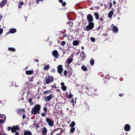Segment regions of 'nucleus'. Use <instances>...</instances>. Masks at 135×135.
I'll return each instance as SVG.
<instances>
[{"label":"nucleus","mask_w":135,"mask_h":135,"mask_svg":"<svg viewBox=\"0 0 135 135\" xmlns=\"http://www.w3.org/2000/svg\"><path fill=\"white\" fill-rule=\"evenodd\" d=\"M40 109V105L37 104L35 105L32 109L31 111V114L35 115L37 114H39Z\"/></svg>","instance_id":"1"},{"label":"nucleus","mask_w":135,"mask_h":135,"mask_svg":"<svg viewBox=\"0 0 135 135\" xmlns=\"http://www.w3.org/2000/svg\"><path fill=\"white\" fill-rule=\"evenodd\" d=\"M54 79L53 77L51 75H48V76H47L45 78L43 82L44 84V85L49 84L50 83L53 82Z\"/></svg>","instance_id":"2"},{"label":"nucleus","mask_w":135,"mask_h":135,"mask_svg":"<svg viewBox=\"0 0 135 135\" xmlns=\"http://www.w3.org/2000/svg\"><path fill=\"white\" fill-rule=\"evenodd\" d=\"M46 121L49 126L52 127L54 126V122L50 118H46Z\"/></svg>","instance_id":"3"},{"label":"nucleus","mask_w":135,"mask_h":135,"mask_svg":"<svg viewBox=\"0 0 135 135\" xmlns=\"http://www.w3.org/2000/svg\"><path fill=\"white\" fill-rule=\"evenodd\" d=\"M88 25L86 26V28H87V31L89 30H90L93 29L94 27V24L93 22H88Z\"/></svg>","instance_id":"4"},{"label":"nucleus","mask_w":135,"mask_h":135,"mask_svg":"<svg viewBox=\"0 0 135 135\" xmlns=\"http://www.w3.org/2000/svg\"><path fill=\"white\" fill-rule=\"evenodd\" d=\"M87 20L88 22H91L94 21L93 16L90 14L87 15Z\"/></svg>","instance_id":"5"},{"label":"nucleus","mask_w":135,"mask_h":135,"mask_svg":"<svg viewBox=\"0 0 135 135\" xmlns=\"http://www.w3.org/2000/svg\"><path fill=\"white\" fill-rule=\"evenodd\" d=\"M57 72L60 74H62L63 69L62 67V65H59L57 68Z\"/></svg>","instance_id":"6"},{"label":"nucleus","mask_w":135,"mask_h":135,"mask_svg":"<svg viewBox=\"0 0 135 135\" xmlns=\"http://www.w3.org/2000/svg\"><path fill=\"white\" fill-rule=\"evenodd\" d=\"M52 54L54 57L57 58L59 56L58 52L56 50H54L52 52Z\"/></svg>","instance_id":"7"},{"label":"nucleus","mask_w":135,"mask_h":135,"mask_svg":"<svg viewBox=\"0 0 135 135\" xmlns=\"http://www.w3.org/2000/svg\"><path fill=\"white\" fill-rule=\"evenodd\" d=\"M53 95L50 94V95L47 97H44L45 101L46 102H47L52 99L53 97Z\"/></svg>","instance_id":"8"},{"label":"nucleus","mask_w":135,"mask_h":135,"mask_svg":"<svg viewBox=\"0 0 135 135\" xmlns=\"http://www.w3.org/2000/svg\"><path fill=\"white\" fill-rule=\"evenodd\" d=\"M19 129V128L18 126H14L12 127V129L11 130V132L13 133L15 132L17 130H18Z\"/></svg>","instance_id":"9"},{"label":"nucleus","mask_w":135,"mask_h":135,"mask_svg":"<svg viewBox=\"0 0 135 135\" xmlns=\"http://www.w3.org/2000/svg\"><path fill=\"white\" fill-rule=\"evenodd\" d=\"M73 58L72 57L70 56L66 60V61L67 63L68 64L67 65V66L68 67H70L69 66V64L71 63L73 61Z\"/></svg>","instance_id":"10"},{"label":"nucleus","mask_w":135,"mask_h":135,"mask_svg":"<svg viewBox=\"0 0 135 135\" xmlns=\"http://www.w3.org/2000/svg\"><path fill=\"white\" fill-rule=\"evenodd\" d=\"M42 130L41 132L42 134L43 135H46L47 131L46 128L45 127H43Z\"/></svg>","instance_id":"11"},{"label":"nucleus","mask_w":135,"mask_h":135,"mask_svg":"<svg viewBox=\"0 0 135 135\" xmlns=\"http://www.w3.org/2000/svg\"><path fill=\"white\" fill-rule=\"evenodd\" d=\"M124 128L125 131H128L130 130L131 127L129 124H127L125 125Z\"/></svg>","instance_id":"12"},{"label":"nucleus","mask_w":135,"mask_h":135,"mask_svg":"<svg viewBox=\"0 0 135 135\" xmlns=\"http://www.w3.org/2000/svg\"><path fill=\"white\" fill-rule=\"evenodd\" d=\"M7 0H3L0 3V7L2 8L7 3Z\"/></svg>","instance_id":"13"},{"label":"nucleus","mask_w":135,"mask_h":135,"mask_svg":"<svg viewBox=\"0 0 135 135\" xmlns=\"http://www.w3.org/2000/svg\"><path fill=\"white\" fill-rule=\"evenodd\" d=\"M80 57L83 59V60H85V59L86 58V54L83 51H82L80 54Z\"/></svg>","instance_id":"14"},{"label":"nucleus","mask_w":135,"mask_h":135,"mask_svg":"<svg viewBox=\"0 0 135 135\" xmlns=\"http://www.w3.org/2000/svg\"><path fill=\"white\" fill-rule=\"evenodd\" d=\"M16 113H21L23 112H25V110L24 109H21L20 108H18L16 110Z\"/></svg>","instance_id":"15"},{"label":"nucleus","mask_w":135,"mask_h":135,"mask_svg":"<svg viewBox=\"0 0 135 135\" xmlns=\"http://www.w3.org/2000/svg\"><path fill=\"white\" fill-rule=\"evenodd\" d=\"M33 70H27L26 72V73L27 75H31L33 73Z\"/></svg>","instance_id":"16"},{"label":"nucleus","mask_w":135,"mask_h":135,"mask_svg":"<svg viewBox=\"0 0 135 135\" xmlns=\"http://www.w3.org/2000/svg\"><path fill=\"white\" fill-rule=\"evenodd\" d=\"M24 135H32V133L31 132L29 131H25L24 132Z\"/></svg>","instance_id":"17"},{"label":"nucleus","mask_w":135,"mask_h":135,"mask_svg":"<svg viewBox=\"0 0 135 135\" xmlns=\"http://www.w3.org/2000/svg\"><path fill=\"white\" fill-rule=\"evenodd\" d=\"M94 16L96 20H98L99 19V15L97 12H95L94 13Z\"/></svg>","instance_id":"18"},{"label":"nucleus","mask_w":135,"mask_h":135,"mask_svg":"<svg viewBox=\"0 0 135 135\" xmlns=\"http://www.w3.org/2000/svg\"><path fill=\"white\" fill-rule=\"evenodd\" d=\"M79 42L77 40H74L73 43V45L74 46H77L79 45Z\"/></svg>","instance_id":"19"},{"label":"nucleus","mask_w":135,"mask_h":135,"mask_svg":"<svg viewBox=\"0 0 135 135\" xmlns=\"http://www.w3.org/2000/svg\"><path fill=\"white\" fill-rule=\"evenodd\" d=\"M81 69L84 71H87L88 70V68L85 66L82 65L81 67Z\"/></svg>","instance_id":"20"},{"label":"nucleus","mask_w":135,"mask_h":135,"mask_svg":"<svg viewBox=\"0 0 135 135\" xmlns=\"http://www.w3.org/2000/svg\"><path fill=\"white\" fill-rule=\"evenodd\" d=\"M113 13L114 12L113 11H110L108 15V17L109 18L111 17L112 16Z\"/></svg>","instance_id":"21"},{"label":"nucleus","mask_w":135,"mask_h":135,"mask_svg":"<svg viewBox=\"0 0 135 135\" xmlns=\"http://www.w3.org/2000/svg\"><path fill=\"white\" fill-rule=\"evenodd\" d=\"M50 68V66L49 64H47L46 65H45L44 67V69L47 71L48 69Z\"/></svg>","instance_id":"22"},{"label":"nucleus","mask_w":135,"mask_h":135,"mask_svg":"<svg viewBox=\"0 0 135 135\" xmlns=\"http://www.w3.org/2000/svg\"><path fill=\"white\" fill-rule=\"evenodd\" d=\"M9 31L10 32V33H14L16 32V30L14 28H12Z\"/></svg>","instance_id":"23"},{"label":"nucleus","mask_w":135,"mask_h":135,"mask_svg":"<svg viewBox=\"0 0 135 135\" xmlns=\"http://www.w3.org/2000/svg\"><path fill=\"white\" fill-rule=\"evenodd\" d=\"M113 30L116 32H118V29L117 27H116L115 26H113Z\"/></svg>","instance_id":"24"},{"label":"nucleus","mask_w":135,"mask_h":135,"mask_svg":"<svg viewBox=\"0 0 135 135\" xmlns=\"http://www.w3.org/2000/svg\"><path fill=\"white\" fill-rule=\"evenodd\" d=\"M70 70L68 71V73H69V76H70L72 75V68L71 67H69Z\"/></svg>","instance_id":"25"},{"label":"nucleus","mask_w":135,"mask_h":135,"mask_svg":"<svg viewBox=\"0 0 135 135\" xmlns=\"http://www.w3.org/2000/svg\"><path fill=\"white\" fill-rule=\"evenodd\" d=\"M28 102L29 103H30V105H32L33 104V103H32V99L31 98H28Z\"/></svg>","instance_id":"26"},{"label":"nucleus","mask_w":135,"mask_h":135,"mask_svg":"<svg viewBox=\"0 0 135 135\" xmlns=\"http://www.w3.org/2000/svg\"><path fill=\"white\" fill-rule=\"evenodd\" d=\"M8 49L9 51L12 52H15L16 51L15 49L13 47H9L8 48Z\"/></svg>","instance_id":"27"},{"label":"nucleus","mask_w":135,"mask_h":135,"mask_svg":"<svg viewBox=\"0 0 135 135\" xmlns=\"http://www.w3.org/2000/svg\"><path fill=\"white\" fill-rule=\"evenodd\" d=\"M66 24L67 25H69V26H71L72 27L73 26V23L72 22L69 21Z\"/></svg>","instance_id":"28"},{"label":"nucleus","mask_w":135,"mask_h":135,"mask_svg":"<svg viewBox=\"0 0 135 135\" xmlns=\"http://www.w3.org/2000/svg\"><path fill=\"white\" fill-rule=\"evenodd\" d=\"M75 131V128L73 127H71V128L70 129V133H73Z\"/></svg>","instance_id":"29"},{"label":"nucleus","mask_w":135,"mask_h":135,"mask_svg":"<svg viewBox=\"0 0 135 135\" xmlns=\"http://www.w3.org/2000/svg\"><path fill=\"white\" fill-rule=\"evenodd\" d=\"M90 63L91 65H93L94 64V59H92L90 60Z\"/></svg>","instance_id":"30"},{"label":"nucleus","mask_w":135,"mask_h":135,"mask_svg":"<svg viewBox=\"0 0 135 135\" xmlns=\"http://www.w3.org/2000/svg\"><path fill=\"white\" fill-rule=\"evenodd\" d=\"M75 122L74 121H73L70 124V126L71 127H73L75 126Z\"/></svg>","instance_id":"31"},{"label":"nucleus","mask_w":135,"mask_h":135,"mask_svg":"<svg viewBox=\"0 0 135 135\" xmlns=\"http://www.w3.org/2000/svg\"><path fill=\"white\" fill-rule=\"evenodd\" d=\"M61 88L63 90L65 91L66 90L67 87L66 86L64 85L62 86H61Z\"/></svg>","instance_id":"32"},{"label":"nucleus","mask_w":135,"mask_h":135,"mask_svg":"<svg viewBox=\"0 0 135 135\" xmlns=\"http://www.w3.org/2000/svg\"><path fill=\"white\" fill-rule=\"evenodd\" d=\"M59 129L57 128L56 129L53 130V131L51 133L50 135H53L54 132H55L56 131H57V130H59Z\"/></svg>","instance_id":"33"},{"label":"nucleus","mask_w":135,"mask_h":135,"mask_svg":"<svg viewBox=\"0 0 135 135\" xmlns=\"http://www.w3.org/2000/svg\"><path fill=\"white\" fill-rule=\"evenodd\" d=\"M67 73H68L67 71L66 70H65L64 71V73H63L64 75L66 77L67 76Z\"/></svg>","instance_id":"34"},{"label":"nucleus","mask_w":135,"mask_h":135,"mask_svg":"<svg viewBox=\"0 0 135 135\" xmlns=\"http://www.w3.org/2000/svg\"><path fill=\"white\" fill-rule=\"evenodd\" d=\"M39 123H38L37 124H35V126L36 127V129H38L39 127Z\"/></svg>","instance_id":"35"},{"label":"nucleus","mask_w":135,"mask_h":135,"mask_svg":"<svg viewBox=\"0 0 135 135\" xmlns=\"http://www.w3.org/2000/svg\"><path fill=\"white\" fill-rule=\"evenodd\" d=\"M112 6V3L111 2H110L109 4V6L108 8L109 9H110L111 8Z\"/></svg>","instance_id":"36"},{"label":"nucleus","mask_w":135,"mask_h":135,"mask_svg":"<svg viewBox=\"0 0 135 135\" xmlns=\"http://www.w3.org/2000/svg\"><path fill=\"white\" fill-rule=\"evenodd\" d=\"M47 114V113H45V112L42 113L41 114L42 116V117L46 116Z\"/></svg>","instance_id":"37"},{"label":"nucleus","mask_w":135,"mask_h":135,"mask_svg":"<svg viewBox=\"0 0 135 135\" xmlns=\"http://www.w3.org/2000/svg\"><path fill=\"white\" fill-rule=\"evenodd\" d=\"M33 77L32 76L29 79V81L30 82H32L33 80Z\"/></svg>","instance_id":"38"},{"label":"nucleus","mask_w":135,"mask_h":135,"mask_svg":"<svg viewBox=\"0 0 135 135\" xmlns=\"http://www.w3.org/2000/svg\"><path fill=\"white\" fill-rule=\"evenodd\" d=\"M51 90H47L46 91H45L44 92V93L45 94H47L49 93V92H50Z\"/></svg>","instance_id":"39"},{"label":"nucleus","mask_w":135,"mask_h":135,"mask_svg":"<svg viewBox=\"0 0 135 135\" xmlns=\"http://www.w3.org/2000/svg\"><path fill=\"white\" fill-rule=\"evenodd\" d=\"M44 112L45 113H47V108L46 107H45L44 108Z\"/></svg>","instance_id":"40"},{"label":"nucleus","mask_w":135,"mask_h":135,"mask_svg":"<svg viewBox=\"0 0 135 135\" xmlns=\"http://www.w3.org/2000/svg\"><path fill=\"white\" fill-rule=\"evenodd\" d=\"M90 40L91 41L94 42L95 41V39L93 37H91L90 38Z\"/></svg>","instance_id":"41"},{"label":"nucleus","mask_w":135,"mask_h":135,"mask_svg":"<svg viewBox=\"0 0 135 135\" xmlns=\"http://www.w3.org/2000/svg\"><path fill=\"white\" fill-rule=\"evenodd\" d=\"M66 44L65 42V41H63L61 43V45L62 46H64V45Z\"/></svg>","instance_id":"42"},{"label":"nucleus","mask_w":135,"mask_h":135,"mask_svg":"<svg viewBox=\"0 0 135 135\" xmlns=\"http://www.w3.org/2000/svg\"><path fill=\"white\" fill-rule=\"evenodd\" d=\"M5 121H4L3 119H0V125L2 123H3Z\"/></svg>","instance_id":"43"},{"label":"nucleus","mask_w":135,"mask_h":135,"mask_svg":"<svg viewBox=\"0 0 135 135\" xmlns=\"http://www.w3.org/2000/svg\"><path fill=\"white\" fill-rule=\"evenodd\" d=\"M51 71L53 73H55V70L54 68H53L51 69Z\"/></svg>","instance_id":"44"},{"label":"nucleus","mask_w":135,"mask_h":135,"mask_svg":"<svg viewBox=\"0 0 135 135\" xmlns=\"http://www.w3.org/2000/svg\"><path fill=\"white\" fill-rule=\"evenodd\" d=\"M59 129H61V130L60 131V133H61V134H62V133L64 132V130L63 129H62V128H58Z\"/></svg>","instance_id":"45"},{"label":"nucleus","mask_w":135,"mask_h":135,"mask_svg":"<svg viewBox=\"0 0 135 135\" xmlns=\"http://www.w3.org/2000/svg\"><path fill=\"white\" fill-rule=\"evenodd\" d=\"M73 96V95L70 94H69V95H68V97L69 98H71Z\"/></svg>","instance_id":"46"},{"label":"nucleus","mask_w":135,"mask_h":135,"mask_svg":"<svg viewBox=\"0 0 135 135\" xmlns=\"http://www.w3.org/2000/svg\"><path fill=\"white\" fill-rule=\"evenodd\" d=\"M16 83L15 82H13V83H12V84H11L12 85H13L14 84L15 86H16V87H18V85H16H16L15 84Z\"/></svg>","instance_id":"47"},{"label":"nucleus","mask_w":135,"mask_h":135,"mask_svg":"<svg viewBox=\"0 0 135 135\" xmlns=\"http://www.w3.org/2000/svg\"><path fill=\"white\" fill-rule=\"evenodd\" d=\"M66 5V3L65 2H64L62 4V6L64 7Z\"/></svg>","instance_id":"48"},{"label":"nucleus","mask_w":135,"mask_h":135,"mask_svg":"<svg viewBox=\"0 0 135 135\" xmlns=\"http://www.w3.org/2000/svg\"><path fill=\"white\" fill-rule=\"evenodd\" d=\"M76 101V100H75L74 101V99H73L71 100V102L72 103H75Z\"/></svg>","instance_id":"49"},{"label":"nucleus","mask_w":135,"mask_h":135,"mask_svg":"<svg viewBox=\"0 0 135 135\" xmlns=\"http://www.w3.org/2000/svg\"><path fill=\"white\" fill-rule=\"evenodd\" d=\"M3 32V29L0 28V35H1Z\"/></svg>","instance_id":"50"},{"label":"nucleus","mask_w":135,"mask_h":135,"mask_svg":"<svg viewBox=\"0 0 135 135\" xmlns=\"http://www.w3.org/2000/svg\"><path fill=\"white\" fill-rule=\"evenodd\" d=\"M124 95V94L123 93H120L119 94V96L120 97H122L123 96V95Z\"/></svg>","instance_id":"51"},{"label":"nucleus","mask_w":135,"mask_h":135,"mask_svg":"<svg viewBox=\"0 0 135 135\" xmlns=\"http://www.w3.org/2000/svg\"><path fill=\"white\" fill-rule=\"evenodd\" d=\"M12 129V127L11 128V127L9 126L7 128V130L8 131H9L10 130H11Z\"/></svg>","instance_id":"52"},{"label":"nucleus","mask_w":135,"mask_h":135,"mask_svg":"<svg viewBox=\"0 0 135 135\" xmlns=\"http://www.w3.org/2000/svg\"><path fill=\"white\" fill-rule=\"evenodd\" d=\"M23 114L22 115V119H24L25 118V114H24V113H23Z\"/></svg>","instance_id":"53"},{"label":"nucleus","mask_w":135,"mask_h":135,"mask_svg":"<svg viewBox=\"0 0 135 135\" xmlns=\"http://www.w3.org/2000/svg\"><path fill=\"white\" fill-rule=\"evenodd\" d=\"M101 22H103L104 21V19L103 18H100L99 20Z\"/></svg>","instance_id":"54"},{"label":"nucleus","mask_w":135,"mask_h":135,"mask_svg":"<svg viewBox=\"0 0 135 135\" xmlns=\"http://www.w3.org/2000/svg\"><path fill=\"white\" fill-rule=\"evenodd\" d=\"M60 85L62 86H64V82H61V83Z\"/></svg>","instance_id":"55"},{"label":"nucleus","mask_w":135,"mask_h":135,"mask_svg":"<svg viewBox=\"0 0 135 135\" xmlns=\"http://www.w3.org/2000/svg\"><path fill=\"white\" fill-rule=\"evenodd\" d=\"M23 4V2H21L20 3V5L21 6H22Z\"/></svg>","instance_id":"56"},{"label":"nucleus","mask_w":135,"mask_h":135,"mask_svg":"<svg viewBox=\"0 0 135 135\" xmlns=\"http://www.w3.org/2000/svg\"><path fill=\"white\" fill-rule=\"evenodd\" d=\"M51 87L52 88H54L55 89H56V88H57V87L56 86H54V85H52V86H51Z\"/></svg>","instance_id":"57"},{"label":"nucleus","mask_w":135,"mask_h":135,"mask_svg":"<svg viewBox=\"0 0 135 135\" xmlns=\"http://www.w3.org/2000/svg\"><path fill=\"white\" fill-rule=\"evenodd\" d=\"M4 116V117H5V116L4 115H1L0 117L1 118H3V116Z\"/></svg>","instance_id":"58"},{"label":"nucleus","mask_w":135,"mask_h":135,"mask_svg":"<svg viewBox=\"0 0 135 135\" xmlns=\"http://www.w3.org/2000/svg\"><path fill=\"white\" fill-rule=\"evenodd\" d=\"M79 30L78 28L76 29V30L75 31H76L78 33H79Z\"/></svg>","instance_id":"59"},{"label":"nucleus","mask_w":135,"mask_h":135,"mask_svg":"<svg viewBox=\"0 0 135 135\" xmlns=\"http://www.w3.org/2000/svg\"><path fill=\"white\" fill-rule=\"evenodd\" d=\"M15 135H19V133L18 132H16Z\"/></svg>","instance_id":"60"},{"label":"nucleus","mask_w":135,"mask_h":135,"mask_svg":"<svg viewBox=\"0 0 135 135\" xmlns=\"http://www.w3.org/2000/svg\"><path fill=\"white\" fill-rule=\"evenodd\" d=\"M67 35H68L66 34H65L64 35V36H65V37H69V36H67Z\"/></svg>","instance_id":"61"},{"label":"nucleus","mask_w":135,"mask_h":135,"mask_svg":"<svg viewBox=\"0 0 135 135\" xmlns=\"http://www.w3.org/2000/svg\"><path fill=\"white\" fill-rule=\"evenodd\" d=\"M113 3L114 4H116V2L115 1H113Z\"/></svg>","instance_id":"62"},{"label":"nucleus","mask_w":135,"mask_h":135,"mask_svg":"<svg viewBox=\"0 0 135 135\" xmlns=\"http://www.w3.org/2000/svg\"><path fill=\"white\" fill-rule=\"evenodd\" d=\"M101 26H99L97 28V29L98 30H99Z\"/></svg>","instance_id":"63"},{"label":"nucleus","mask_w":135,"mask_h":135,"mask_svg":"<svg viewBox=\"0 0 135 135\" xmlns=\"http://www.w3.org/2000/svg\"><path fill=\"white\" fill-rule=\"evenodd\" d=\"M59 1L60 3H61L63 2V0H59Z\"/></svg>","instance_id":"64"}]
</instances>
